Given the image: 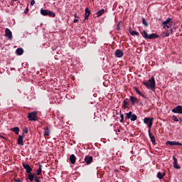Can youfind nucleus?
I'll use <instances>...</instances> for the list:
<instances>
[{
	"label": "nucleus",
	"instance_id": "f257e3e1",
	"mask_svg": "<svg viewBox=\"0 0 182 182\" xmlns=\"http://www.w3.org/2000/svg\"><path fill=\"white\" fill-rule=\"evenodd\" d=\"M149 82H144L143 85H144L147 89H151L153 90V89L156 87V80H154V76H152L151 79L149 80Z\"/></svg>",
	"mask_w": 182,
	"mask_h": 182
},
{
	"label": "nucleus",
	"instance_id": "f03ea898",
	"mask_svg": "<svg viewBox=\"0 0 182 182\" xmlns=\"http://www.w3.org/2000/svg\"><path fill=\"white\" fill-rule=\"evenodd\" d=\"M141 35L145 39H157L159 38V35L156 33L148 34L146 31H144Z\"/></svg>",
	"mask_w": 182,
	"mask_h": 182
},
{
	"label": "nucleus",
	"instance_id": "7ed1b4c3",
	"mask_svg": "<svg viewBox=\"0 0 182 182\" xmlns=\"http://www.w3.org/2000/svg\"><path fill=\"white\" fill-rule=\"evenodd\" d=\"M130 119L132 122H136L137 120V116L133 112H129L128 113H125V120Z\"/></svg>",
	"mask_w": 182,
	"mask_h": 182
},
{
	"label": "nucleus",
	"instance_id": "20e7f679",
	"mask_svg": "<svg viewBox=\"0 0 182 182\" xmlns=\"http://www.w3.org/2000/svg\"><path fill=\"white\" fill-rule=\"evenodd\" d=\"M164 26V29H168V28H171L173 26V21H171V18H168L165 21L162 23Z\"/></svg>",
	"mask_w": 182,
	"mask_h": 182
},
{
	"label": "nucleus",
	"instance_id": "39448f33",
	"mask_svg": "<svg viewBox=\"0 0 182 182\" xmlns=\"http://www.w3.org/2000/svg\"><path fill=\"white\" fill-rule=\"evenodd\" d=\"M154 120V118H149V117L144 118V123H145V124H147L149 127V130H151V126H153Z\"/></svg>",
	"mask_w": 182,
	"mask_h": 182
},
{
	"label": "nucleus",
	"instance_id": "423d86ee",
	"mask_svg": "<svg viewBox=\"0 0 182 182\" xmlns=\"http://www.w3.org/2000/svg\"><path fill=\"white\" fill-rule=\"evenodd\" d=\"M36 114H38V112L36 111L29 113L28 115V119L31 122H37L38 118H36L37 117Z\"/></svg>",
	"mask_w": 182,
	"mask_h": 182
},
{
	"label": "nucleus",
	"instance_id": "0eeeda50",
	"mask_svg": "<svg viewBox=\"0 0 182 182\" xmlns=\"http://www.w3.org/2000/svg\"><path fill=\"white\" fill-rule=\"evenodd\" d=\"M173 113H178V114H182V106L178 105L172 109Z\"/></svg>",
	"mask_w": 182,
	"mask_h": 182
},
{
	"label": "nucleus",
	"instance_id": "6e6552de",
	"mask_svg": "<svg viewBox=\"0 0 182 182\" xmlns=\"http://www.w3.org/2000/svg\"><path fill=\"white\" fill-rule=\"evenodd\" d=\"M23 168H25L26 173H28V174H31V173H32V168L31 167V166H29V164H23Z\"/></svg>",
	"mask_w": 182,
	"mask_h": 182
},
{
	"label": "nucleus",
	"instance_id": "1a4fd4ad",
	"mask_svg": "<svg viewBox=\"0 0 182 182\" xmlns=\"http://www.w3.org/2000/svg\"><path fill=\"white\" fill-rule=\"evenodd\" d=\"M5 33V36H6V38H8L10 41H12V31H11L9 28H6Z\"/></svg>",
	"mask_w": 182,
	"mask_h": 182
},
{
	"label": "nucleus",
	"instance_id": "9d476101",
	"mask_svg": "<svg viewBox=\"0 0 182 182\" xmlns=\"http://www.w3.org/2000/svg\"><path fill=\"white\" fill-rule=\"evenodd\" d=\"M167 146H182V144L180 142H176L175 141H166Z\"/></svg>",
	"mask_w": 182,
	"mask_h": 182
},
{
	"label": "nucleus",
	"instance_id": "9b49d317",
	"mask_svg": "<svg viewBox=\"0 0 182 182\" xmlns=\"http://www.w3.org/2000/svg\"><path fill=\"white\" fill-rule=\"evenodd\" d=\"M148 133H149V136L151 139V141L153 143V144H156V138L154 136L153 134H151L150 129H149Z\"/></svg>",
	"mask_w": 182,
	"mask_h": 182
},
{
	"label": "nucleus",
	"instance_id": "f8f14e48",
	"mask_svg": "<svg viewBox=\"0 0 182 182\" xmlns=\"http://www.w3.org/2000/svg\"><path fill=\"white\" fill-rule=\"evenodd\" d=\"M23 137H24V135L23 134V135H20L18 138V144H19L20 146H23Z\"/></svg>",
	"mask_w": 182,
	"mask_h": 182
},
{
	"label": "nucleus",
	"instance_id": "ddd939ff",
	"mask_svg": "<svg viewBox=\"0 0 182 182\" xmlns=\"http://www.w3.org/2000/svg\"><path fill=\"white\" fill-rule=\"evenodd\" d=\"M92 161H93V157L91 156H87L85 158V161L86 164H90V163H92Z\"/></svg>",
	"mask_w": 182,
	"mask_h": 182
},
{
	"label": "nucleus",
	"instance_id": "4468645a",
	"mask_svg": "<svg viewBox=\"0 0 182 182\" xmlns=\"http://www.w3.org/2000/svg\"><path fill=\"white\" fill-rule=\"evenodd\" d=\"M173 166L174 168H176L177 170H180V166L178 165L177 159H176V156H173Z\"/></svg>",
	"mask_w": 182,
	"mask_h": 182
},
{
	"label": "nucleus",
	"instance_id": "2eb2a0df",
	"mask_svg": "<svg viewBox=\"0 0 182 182\" xmlns=\"http://www.w3.org/2000/svg\"><path fill=\"white\" fill-rule=\"evenodd\" d=\"M115 55L117 58H122L123 56V51L122 50H117L115 51Z\"/></svg>",
	"mask_w": 182,
	"mask_h": 182
},
{
	"label": "nucleus",
	"instance_id": "dca6fc26",
	"mask_svg": "<svg viewBox=\"0 0 182 182\" xmlns=\"http://www.w3.org/2000/svg\"><path fill=\"white\" fill-rule=\"evenodd\" d=\"M70 161L72 164H75V163H76V156L73 154L70 155Z\"/></svg>",
	"mask_w": 182,
	"mask_h": 182
},
{
	"label": "nucleus",
	"instance_id": "f3484780",
	"mask_svg": "<svg viewBox=\"0 0 182 182\" xmlns=\"http://www.w3.org/2000/svg\"><path fill=\"white\" fill-rule=\"evenodd\" d=\"M16 55H18V56H21V55H23V49L21 48H18L16 50Z\"/></svg>",
	"mask_w": 182,
	"mask_h": 182
},
{
	"label": "nucleus",
	"instance_id": "a211bd4d",
	"mask_svg": "<svg viewBox=\"0 0 182 182\" xmlns=\"http://www.w3.org/2000/svg\"><path fill=\"white\" fill-rule=\"evenodd\" d=\"M45 132H44V136L46 137V136H49V134H50V130H49V127H46L44 129Z\"/></svg>",
	"mask_w": 182,
	"mask_h": 182
},
{
	"label": "nucleus",
	"instance_id": "6ab92c4d",
	"mask_svg": "<svg viewBox=\"0 0 182 182\" xmlns=\"http://www.w3.org/2000/svg\"><path fill=\"white\" fill-rule=\"evenodd\" d=\"M105 9H101V10H100V11H98L97 12V18H99V17H100V16H102V15H103V14H105Z\"/></svg>",
	"mask_w": 182,
	"mask_h": 182
},
{
	"label": "nucleus",
	"instance_id": "aec40b11",
	"mask_svg": "<svg viewBox=\"0 0 182 182\" xmlns=\"http://www.w3.org/2000/svg\"><path fill=\"white\" fill-rule=\"evenodd\" d=\"M11 132H14V133H16V134H19V127H16L14 128L11 129Z\"/></svg>",
	"mask_w": 182,
	"mask_h": 182
},
{
	"label": "nucleus",
	"instance_id": "412c9836",
	"mask_svg": "<svg viewBox=\"0 0 182 182\" xmlns=\"http://www.w3.org/2000/svg\"><path fill=\"white\" fill-rule=\"evenodd\" d=\"M49 11V10H45L43 9H41V15H43V16H46L48 15V12Z\"/></svg>",
	"mask_w": 182,
	"mask_h": 182
},
{
	"label": "nucleus",
	"instance_id": "4be33fe9",
	"mask_svg": "<svg viewBox=\"0 0 182 182\" xmlns=\"http://www.w3.org/2000/svg\"><path fill=\"white\" fill-rule=\"evenodd\" d=\"M164 176H166V172H164V173H161V172H158L157 173V177L160 180H161V178H163V177H164Z\"/></svg>",
	"mask_w": 182,
	"mask_h": 182
},
{
	"label": "nucleus",
	"instance_id": "5701e85b",
	"mask_svg": "<svg viewBox=\"0 0 182 182\" xmlns=\"http://www.w3.org/2000/svg\"><path fill=\"white\" fill-rule=\"evenodd\" d=\"M130 100L132 103V105H134L137 102V98L134 97V96L130 97Z\"/></svg>",
	"mask_w": 182,
	"mask_h": 182
},
{
	"label": "nucleus",
	"instance_id": "b1692460",
	"mask_svg": "<svg viewBox=\"0 0 182 182\" xmlns=\"http://www.w3.org/2000/svg\"><path fill=\"white\" fill-rule=\"evenodd\" d=\"M42 174V165H39L38 169L37 170V176Z\"/></svg>",
	"mask_w": 182,
	"mask_h": 182
},
{
	"label": "nucleus",
	"instance_id": "393cba45",
	"mask_svg": "<svg viewBox=\"0 0 182 182\" xmlns=\"http://www.w3.org/2000/svg\"><path fill=\"white\" fill-rule=\"evenodd\" d=\"M129 33L132 36H139V33L136 31H131L129 32Z\"/></svg>",
	"mask_w": 182,
	"mask_h": 182
},
{
	"label": "nucleus",
	"instance_id": "a878e982",
	"mask_svg": "<svg viewBox=\"0 0 182 182\" xmlns=\"http://www.w3.org/2000/svg\"><path fill=\"white\" fill-rule=\"evenodd\" d=\"M47 15H48V16H50L51 18H55V16H56L55 13H53V12H52L49 10H48V12Z\"/></svg>",
	"mask_w": 182,
	"mask_h": 182
},
{
	"label": "nucleus",
	"instance_id": "bb28decb",
	"mask_svg": "<svg viewBox=\"0 0 182 182\" xmlns=\"http://www.w3.org/2000/svg\"><path fill=\"white\" fill-rule=\"evenodd\" d=\"M33 178H35L34 174H28V179L30 180V181H33Z\"/></svg>",
	"mask_w": 182,
	"mask_h": 182
},
{
	"label": "nucleus",
	"instance_id": "cd10ccee",
	"mask_svg": "<svg viewBox=\"0 0 182 182\" xmlns=\"http://www.w3.org/2000/svg\"><path fill=\"white\" fill-rule=\"evenodd\" d=\"M172 32H173V30H170V31H166V32L165 33L164 36H165L166 38H167V36H170V34H171Z\"/></svg>",
	"mask_w": 182,
	"mask_h": 182
},
{
	"label": "nucleus",
	"instance_id": "c85d7f7f",
	"mask_svg": "<svg viewBox=\"0 0 182 182\" xmlns=\"http://www.w3.org/2000/svg\"><path fill=\"white\" fill-rule=\"evenodd\" d=\"M142 23L145 26H149V23H147V21H146V18H142Z\"/></svg>",
	"mask_w": 182,
	"mask_h": 182
},
{
	"label": "nucleus",
	"instance_id": "c756f323",
	"mask_svg": "<svg viewBox=\"0 0 182 182\" xmlns=\"http://www.w3.org/2000/svg\"><path fill=\"white\" fill-rule=\"evenodd\" d=\"M85 15H87V16H89V15H90V10H89L88 8L85 9Z\"/></svg>",
	"mask_w": 182,
	"mask_h": 182
},
{
	"label": "nucleus",
	"instance_id": "7c9ffc66",
	"mask_svg": "<svg viewBox=\"0 0 182 182\" xmlns=\"http://www.w3.org/2000/svg\"><path fill=\"white\" fill-rule=\"evenodd\" d=\"M172 119L174 122H178V118L176 115H173Z\"/></svg>",
	"mask_w": 182,
	"mask_h": 182
},
{
	"label": "nucleus",
	"instance_id": "2f4dec72",
	"mask_svg": "<svg viewBox=\"0 0 182 182\" xmlns=\"http://www.w3.org/2000/svg\"><path fill=\"white\" fill-rule=\"evenodd\" d=\"M120 117H121L120 122L123 123V119H124V115H123V114H120Z\"/></svg>",
	"mask_w": 182,
	"mask_h": 182
},
{
	"label": "nucleus",
	"instance_id": "473e14b6",
	"mask_svg": "<svg viewBox=\"0 0 182 182\" xmlns=\"http://www.w3.org/2000/svg\"><path fill=\"white\" fill-rule=\"evenodd\" d=\"M135 90H136V93H138V95H141V91L138 90L137 87L135 88Z\"/></svg>",
	"mask_w": 182,
	"mask_h": 182
},
{
	"label": "nucleus",
	"instance_id": "72a5a7b5",
	"mask_svg": "<svg viewBox=\"0 0 182 182\" xmlns=\"http://www.w3.org/2000/svg\"><path fill=\"white\" fill-rule=\"evenodd\" d=\"M36 182H41V177L35 178Z\"/></svg>",
	"mask_w": 182,
	"mask_h": 182
},
{
	"label": "nucleus",
	"instance_id": "f704fd0d",
	"mask_svg": "<svg viewBox=\"0 0 182 182\" xmlns=\"http://www.w3.org/2000/svg\"><path fill=\"white\" fill-rule=\"evenodd\" d=\"M129 105V102H127V101H124V107H126V106H127Z\"/></svg>",
	"mask_w": 182,
	"mask_h": 182
},
{
	"label": "nucleus",
	"instance_id": "c9c22d12",
	"mask_svg": "<svg viewBox=\"0 0 182 182\" xmlns=\"http://www.w3.org/2000/svg\"><path fill=\"white\" fill-rule=\"evenodd\" d=\"M31 6H33L35 5V0H32L31 1Z\"/></svg>",
	"mask_w": 182,
	"mask_h": 182
},
{
	"label": "nucleus",
	"instance_id": "e433bc0d",
	"mask_svg": "<svg viewBox=\"0 0 182 182\" xmlns=\"http://www.w3.org/2000/svg\"><path fill=\"white\" fill-rule=\"evenodd\" d=\"M117 28L118 31H120V22L117 24Z\"/></svg>",
	"mask_w": 182,
	"mask_h": 182
},
{
	"label": "nucleus",
	"instance_id": "4c0bfd02",
	"mask_svg": "<svg viewBox=\"0 0 182 182\" xmlns=\"http://www.w3.org/2000/svg\"><path fill=\"white\" fill-rule=\"evenodd\" d=\"M23 133H28V128H25L24 129H23Z\"/></svg>",
	"mask_w": 182,
	"mask_h": 182
},
{
	"label": "nucleus",
	"instance_id": "58836bf2",
	"mask_svg": "<svg viewBox=\"0 0 182 182\" xmlns=\"http://www.w3.org/2000/svg\"><path fill=\"white\" fill-rule=\"evenodd\" d=\"M14 181H16V182H21L22 181H21V179H14Z\"/></svg>",
	"mask_w": 182,
	"mask_h": 182
},
{
	"label": "nucleus",
	"instance_id": "ea45409f",
	"mask_svg": "<svg viewBox=\"0 0 182 182\" xmlns=\"http://www.w3.org/2000/svg\"><path fill=\"white\" fill-rule=\"evenodd\" d=\"M79 21V19H74V23H76V22H78Z\"/></svg>",
	"mask_w": 182,
	"mask_h": 182
},
{
	"label": "nucleus",
	"instance_id": "a19ab883",
	"mask_svg": "<svg viewBox=\"0 0 182 182\" xmlns=\"http://www.w3.org/2000/svg\"><path fill=\"white\" fill-rule=\"evenodd\" d=\"M88 18H89V16L85 15V19H88Z\"/></svg>",
	"mask_w": 182,
	"mask_h": 182
},
{
	"label": "nucleus",
	"instance_id": "79ce46f5",
	"mask_svg": "<svg viewBox=\"0 0 182 182\" xmlns=\"http://www.w3.org/2000/svg\"><path fill=\"white\" fill-rule=\"evenodd\" d=\"M75 18H77V14H74Z\"/></svg>",
	"mask_w": 182,
	"mask_h": 182
},
{
	"label": "nucleus",
	"instance_id": "37998d69",
	"mask_svg": "<svg viewBox=\"0 0 182 182\" xmlns=\"http://www.w3.org/2000/svg\"><path fill=\"white\" fill-rule=\"evenodd\" d=\"M140 96H141L142 97H146L143 94L140 95Z\"/></svg>",
	"mask_w": 182,
	"mask_h": 182
},
{
	"label": "nucleus",
	"instance_id": "c03bdc74",
	"mask_svg": "<svg viewBox=\"0 0 182 182\" xmlns=\"http://www.w3.org/2000/svg\"><path fill=\"white\" fill-rule=\"evenodd\" d=\"M13 1H14V2H16V1H18V0H13Z\"/></svg>",
	"mask_w": 182,
	"mask_h": 182
},
{
	"label": "nucleus",
	"instance_id": "a18cd8bd",
	"mask_svg": "<svg viewBox=\"0 0 182 182\" xmlns=\"http://www.w3.org/2000/svg\"><path fill=\"white\" fill-rule=\"evenodd\" d=\"M118 132H120V129H118Z\"/></svg>",
	"mask_w": 182,
	"mask_h": 182
},
{
	"label": "nucleus",
	"instance_id": "49530a36",
	"mask_svg": "<svg viewBox=\"0 0 182 182\" xmlns=\"http://www.w3.org/2000/svg\"><path fill=\"white\" fill-rule=\"evenodd\" d=\"M26 11H28V9H26Z\"/></svg>",
	"mask_w": 182,
	"mask_h": 182
},
{
	"label": "nucleus",
	"instance_id": "de8ad7c7",
	"mask_svg": "<svg viewBox=\"0 0 182 182\" xmlns=\"http://www.w3.org/2000/svg\"><path fill=\"white\" fill-rule=\"evenodd\" d=\"M26 11H28V9H26Z\"/></svg>",
	"mask_w": 182,
	"mask_h": 182
}]
</instances>
